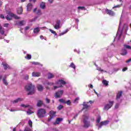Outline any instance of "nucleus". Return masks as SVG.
Segmentation results:
<instances>
[{
    "label": "nucleus",
    "instance_id": "nucleus-1",
    "mask_svg": "<svg viewBox=\"0 0 131 131\" xmlns=\"http://www.w3.org/2000/svg\"><path fill=\"white\" fill-rule=\"evenodd\" d=\"M25 90L28 92V95H33L35 93V86L30 83L25 86Z\"/></svg>",
    "mask_w": 131,
    "mask_h": 131
},
{
    "label": "nucleus",
    "instance_id": "nucleus-2",
    "mask_svg": "<svg viewBox=\"0 0 131 131\" xmlns=\"http://www.w3.org/2000/svg\"><path fill=\"white\" fill-rule=\"evenodd\" d=\"M82 118L83 122L84 123V127L88 128L91 125L90 121H89V115L84 114L82 116Z\"/></svg>",
    "mask_w": 131,
    "mask_h": 131
},
{
    "label": "nucleus",
    "instance_id": "nucleus-3",
    "mask_svg": "<svg viewBox=\"0 0 131 131\" xmlns=\"http://www.w3.org/2000/svg\"><path fill=\"white\" fill-rule=\"evenodd\" d=\"M39 118H43L47 115V111L45 108H39L37 112Z\"/></svg>",
    "mask_w": 131,
    "mask_h": 131
},
{
    "label": "nucleus",
    "instance_id": "nucleus-4",
    "mask_svg": "<svg viewBox=\"0 0 131 131\" xmlns=\"http://www.w3.org/2000/svg\"><path fill=\"white\" fill-rule=\"evenodd\" d=\"M13 17L14 19H20V17L18 16L11 12L8 13V15L6 16V19L8 20V21H10L12 20V18H13Z\"/></svg>",
    "mask_w": 131,
    "mask_h": 131
},
{
    "label": "nucleus",
    "instance_id": "nucleus-5",
    "mask_svg": "<svg viewBox=\"0 0 131 131\" xmlns=\"http://www.w3.org/2000/svg\"><path fill=\"white\" fill-rule=\"evenodd\" d=\"M67 82L63 79H59L55 82V84L59 85V88H63Z\"/></svg>",
    "mask_w": 131,
    "mask_h": 131
},
{
    "label": "nucleus",
    "instance_id": "nucleus-6",
    "mask_svg": "<svg viewBox=\"0 0 131 131\" xmlns=\"http://www.w3.org/2000/svg\"><path fill=\"white\" fill-rule=\"evenodd\" d=\"M120 24H121V23L120 21L119 29L118 30V32L117 33L116 36L114 40H115V39H117L118 40L119 39H120V37H121V36L122 35V31H120Z\"/></svg>",
    "mask_w": 131,
    "mask_h": 131
},
{
    "label": "nucleus",
    "instance_id": "nucleus-7",
    "mask_svg": "<svg viewBox=\"0 0 131 131\" xmlns=\"http://www.w3.org/2000/svg\"><path fill=\"white\" fill-rule=\"evenodd\" d=\"M95 66H96L97 68V70H98V71H103V72H105L106 73H108L109 74H113V72H114V71H118V70H119V69H114L113 71H110L108 72H107V71H104L103 70L101 69V68H99L98 67V66H97V64H95Z\"/></svg>",
    "mask_w": 131,
    "mask_h": 131
},
{
    "label": "nucleus",
    "instance_id": "nucleus-8",
    "mask_svg": "<svg viewBox=\"0 0 131 131\" xmlns=\"http://www.w3.org/2000/svg\"><path fill=\"white\" fill-rule=\"evenodd\" d=\"M109 120H106L101 122L100 123L96 124V126H98V129L102 128L103 125H107L109 124Z\"/></svg>",
    "mask_w": 131,
    "mask_h": 131
},
{
    "label": "nucleus",
    "instance_id": "nucleus-9",
    "mask_svg": "<svg viewBox=\"0 0 131 131\" xmlns=\"http://www.w3.org/2000/svg\"><path fill=\"white\" fill-rule=\"evenodd\" d=\"M109 103L105 104L104 107V110H106V111H108L112 106H113V104H114V101H109Z\"/></svg>",
    "mask_w": 131,
    "mask_h": 131
},
{
    "label": "nucleus",
    "instance_id": "nucleus-10",
    "mask_svg": "<svg viewBox=\"0 0 131 131\" xmlns=\"http://www.w3.org/2000/svg\"><path fill=\"white\" fill-rule=\"evenodd\" d=\"M63 94H64V91L63 90H59L55 94V97L57 99L59 98H61L62 96H63Z\"/></svg>",
    "mask_w": 131,
    "mask_h": 131
},
{
    "label": "nucleus",
    "instance_id": "nucleus-11",
    "mask_svg": "<svg viewBox=\"0 0 131 131\" xmlns=\"http://www.w3.org/2000/svg\"><path fill=\"white\" fill-rule=\"evenodd\" d=\"M53 26L55 29H57V30L60 29L61 28V21L60 20H57Z\"/></svg>",
    "mask_w": 131,
    "mask_h": 131
},
{
    "label": "nucleus",
    "instance_id": "nucleus-12",
    "mask_svg": "<svg viewBox=\"0 0 131 131\" xmlns=\"http://www.w3.org/2000/svg\"><path fill=\"white\" fill-rule=\"evenodd\" d=\"M105 12L106 13V14H107V15H109L110 16H114V15L115 14L114 13V12L108 9H105Z\"/></svg>",
    "mask_w": 131,
    "mask_h": 131
},
{
    "label": "nucleus",
    "instance_id": "nucleus-13",
    "mask_svg": "<svg viewBox=\"0 0 131 131\" xmlns=\"http://www.w3.org/2000/svg\"><path fill=\"white\" fill-rule=\"evenodd\" d=\"M26 24V21L25 20L19 21L16 23V25L18 26H23Z\"/></svg>",
    "mask_w": 131,
    "mask_h": 131
},
{
    "label": "nucleus",
    "instance_id": "nucleus-14",
    "mask_svg": "<svg viewBox=\"0 0 131 131\" xmlns=\"http://www.w3.org/2000/svg\"><path fill=\"white\" fill-rule=\"evenodd\" d=\"M50 118H49L48 120L49 121H51V120H52V118H54V117L55 116V115H56V112H53V111H51L50 112Z\"/></svg>",
    "mask_w": 131,
    "mask_h": 131
},
{
    "label": "nucleus",
    "instance_id": "nucleus-15",
    "mask_svg": "<svg viewBox=\"0 0 131 131\" xmlns=\"http://www.w3.org/2000/svg\"><path fill=\"white\" fill-rule=\"evenodd\" d=\"M0 34L3 35V36H7V34L5 33V29L2 27V26L0 25Z\"/></svg>",
    "mask_w": 131,
    "mask_h": 131
},
{
    "label": "nucleus",
    "instance_id": "nucleus-16",
    "mask_svg": "<svg viewBox=\"0 0 131 131\" xmlns=\"http://www.w3.org/2000/svg\"><path fill=\"white\" fill-rule=\"evenodd\" d=\"M32 76L33 77H39V76H40V72H33L32 73Z\"/></svg>",
    "mask_w": 131,
    "mask_h": 131
},
{
    "label": "nucleus",
    "instance_id": "nucleus-17",
    "mask_svg": "<svg viewBox=\"0 0 131 131\" xmlns=\"http://www.w3.org/2000/svg\"><path fill=\"white\" fill-rule=\"evenodd\" d=\"M2 65L5 69V70H7V69H10V66L7 64L5 62H2Z\"/></svg>",
    "mask_w": 131,
    "mask_h": 131
},
{
    "label": "nucleus",
    "instance_id": "nucleus-18",
    "mask_svg": "<svg viewBox=\"0 0 131 131\" xmlns=\"http://www.w3.org/2000/svg\"><path fill=\"white\" fill-rule=\"evenodd\" d=\"M62 120H63V118H57L56 119V120L55 122H54L53 123V124H54V125L59 124V123H60L61 122V121H62Z\"/></svg>",
    "mask_w": 131,
    "mask_h": 131
},
{
    "label": "nucleus",
    "instance_id": "nucleus-19",
    "mask_svg": "<svg viewBox=\"0 0 131 131\" xmlns=\"http://www.w3.org/2000/svg\"><path fill=\"white\" fill-rule=\"evenodd\" d=\"M83 107L82 109V111H83V110H87V109L89 108V107H90V105H88L86 102H84L83 103Z\"/></svg>",
    "mask_w": 131,
    "mask_h": 131
},
{
    "label": "nucleus",
    "instance_id": "nucleus-20",
    "mask_svg": "<svg viewBox=\"0 0 131 131\" xmlns=\"http://www.w3.org/2000/svg\"><path fill=\"white\" fill-rule=\"evenodd\" d=\"M22 101H23V99L19 98L13 101H12L11 102L13 103V104H16V103H18V102H21Z\"/></svg>",
    "mask_w": 131,
    "mask_h": 131
},
{
    "label": "nucleus",
    "instance_id": "nucleus-21",
    "mask_svg": "<svg viewBox=\"0 0 131 131\" xmlns=\"http://www.w3.org/2000/svg\"><path fill=\"white\" fill-rule=\"evenodd\" d=\"M40 31V29H39V28L38 27L33 29V33H34V34H37L38 32H39Z\"/></svg>",
    "mask_w": 131,
    "mask_h": 131
},
{
    "label": "nucleus",
    "instance_id": "nucleus-22",
    "mask_svg": "<svg viewBox=\"0 0 131 131\" xmlns=\"http://www.w3.org/2000/svg\"><path fill=\"white\" fill-rule=\"evenodd\" d=\"M127 54V51H126V49H125V48H123L122 49V51L121 53V55L122 56H125Z\"/></svg>",
    "mask_w": 131,
    "mask_h": 131
},
{
    "label": "nucleus",
    "instance_id": "nucleus-23",
    "mask_svg": "<svg viewBox=\"0 0 131 131\" xmlns=\"http://www.w3.org/2000/svg\"><path fill=\"white\" fill-rule=\"evenodd\" d=\"M32 9V4L31 3H29L28 4L27 6V10L28 11H31Z\"/></svg>",
    "mask_w": 131,
    "mask_h": 131
},
{
    "label": "nucleus",
    "instance_id": "nucleus-24",
    "mask_svg": "<svg viewBox=\"0 0 131 131\" xmlns=\"http://www.w3.org/2000/svg\"><path fill=\"white\" fill-rule=\"evenodd\" d=\"M123 30H128V26H127V24H124L122 30H120V31H123Z\"/></svg>",
    "mask_w": 131,
    "mask_h": 131
},
{
    "label": "nucleus",
    "instance_id": "nucleus-25",
    "mask_svg": "<svg viewBox=\"0 0 131 131\" xmlns=\"http://www.w3.org/2000/svg\"><path fill=\"white\" fill-rule=\"evenodd\" d=\"M6 78H7V75H5L3 78V83H4L5 85H8V82L7 81V80H6Z\"/></svg>",
    "mask_w": 131,
    "mask_h": 131
},
{
    "label": "nucleus",
    "instance_id": "nucleus-26",
    "mask_svg": "<svg viewBox=\"0 0 131 131\" xmlns=\"http://www.w3.org/2000/svg\"><path fill=\"white\" fill-rule=\"evenodd\" d=\"M55 77V75L52 73H49L48 74V79H51V78H54Z\"/></svg>",
    "mask_w": 131,
    "mask_h": 131
},
{
    "label": "nucleus",
    "instance_id": "nucleus-27",
    "mask_svg": "<svg viewBox=\"0 0 131 131\" xmlns=\"http://www.w3.org/2000/svg\"><path fill=\"white\" fill-rule=\"evenodd\" d=\"M122 95V91H120V92H118V93L117 94V100L119 99L120 98V97H121Z\"/></svg>",
    "mask_w": 131,
    "mask_h": 131
},
{
    "label": "nucleus",
    "instance_id": "nucleus-28",
    "mask_svg": "<svg viewBox=\"0 0 131 131\" xmlns=\"http://www.w3.org/2000/svg\"><path fill=\"white\" fill-rule=\"evenodd\" d=\"M31 109H32V107L30 106L29 107V109L28 111L27 112V113L28 115H30L31 114H32V111H31Z\"/></svg>",
    "mask_w": 131,
    "mask_h": 131
},
{
    "label": "nucleus",
    "instance_id": "nucleus-29",
    "mask_svg": "<svg viewBox=\"0 0 131 131\" xmlns=\"http://www.w3.org/2000/svg\"><path fill=\"white\" fill-rule=\"evenodd\" d=\"M37 88L38 91H39V92H41V91L43 90V86H42V85L40 84H38Z\"/></svg>",
    "mask_w": 131,
    "mask_h": 131
},
{
    "label": "nucleus",
    "instance_id": "nucleus-30",
    "mask_svg": "<svg viewBox=\"0 0 131 131\" xmlns=\"http://www.w3.org/2000/svg\"><path fill=\"white\" fill-rule=\"evenodd\" d=\"M23 12V10L22 9V8L20 7L17 9V14H19L20 15L22 14Z\"/></svg>",
    "mask_w": 131,
    "mask_h": 131
},
{
    "label": "nucleus",
    "instance_id": "nucleus-31",
    "mask_svg": "<svg viewBox=\"0 0 131 131\" xmlns=\"http://www.w3.org/2000/svg\"><path fill=\"white\" fill-rule=\"evenodd\" d=\"M102 83L103 84H104V85H105L106 86H107V85H108V83H109V82L107 81V80H103L102 81Z\"/></svg>",
    "mask_w": 131,
    "mask_h": 131
},
{
    "label": "nucleus",
    "instance_id": "nucleus-32",
    "mask_svg": "<svg viewBox=\"0 0 131 131\" xmlns=\"http://www.w3.org/2000/svg\"><path fill=\"white\" fill-rule=\"evenodd\" d=\"M46 7V4L43 2H42L40 4V7L41 8V9H45Z\"/></svg>",
    "mask_w": 131,
    "mask_h": 131
},
{
    "label": "nucleus",
    "instance_id": "nucleus-33",
    "mask_svg": "<svg viewBox=\"0 0 131 131\" xmlns=\"http://www.w3.org/2000/svg\"><path fill=\"white\" fill-rule=\"evenodd\" d=\"M100 121H101V117L100 116H98L96 119L97 124H98V123H100Z\"/></svg>",
    "mask_w": 131,
    "mask_h": 131
},
{
    "label": "nucleus",
    "instance_id": "nucleus-34",
    "mask_svg": "<svg viewBox=\"0 0 131 131\" xmlns=\"http://www.w3.org/2000/svg\"><path fill=\"white\" fill-rule=\"evenodd\" d=\"M42 105V101L41 100L38 101V102L37 103V106L38 107H40Z\"/></svg>",
    "mask_w": 131,
    "mask_h": 131
},
{
    "label": "nucleus",
    "instance_id": "nucleus-35",
    "mask_svg": "<svg viewBox=\"0 0 131 131\" xmlns=\"http://www.w3.org/2000/svg\"><path fill=\"white\" fill-rule=\"evenodd\" d=\"M70 67H71V68H73V69H74V70H75L76 67H75V64H74V63H73V62H72L71 63V64L70 65Z\"/></svg>",
    "mask_w": 131,
    "mask_h": 131
},
{
    "label": "nucleus",
    "instance_id": "nucleus-36",
    "mask_svg": "<svg viewBox=\"0 0 131 131\" xmlns=\"http://www.w3.org/2000/svg\"><path fill=\"white\" fill-rule=\"evenodd\" d=\"M20 106L23 108H29V107H30V105L27 104H21Z\"/></svg>",
    "mask_w": 131,
    "mask_h": 131
},
{
    "label": "nucleus",
    "instance_id": "nucleus-37",
    "mask_svg": "<svg viewBox=\"0 0 131 131\" xmlns=\"http://www.w3.org/2000/svg\"><path fill=\"white\" fill-rule=\"evenodd\" d=\"M49 31H50V32H51V33H52L53 34H54L55 35H57V33H56V32L51 29H49Z\"/></svg>",
    "mask_w": 131,
    "mask_h": 131
},
{
    "label": "nucleus",
    "instance_id": "nucleus-38",
    "mask_svg": "<svg viewBox=\"0 0 131 131\" xmlns=\"http://www.w3.org/2000/svg\"><path fill=\"white\" fill-rule=\"evenodd\" d=\"M25 59H27V60H30V59H31V55L28 54L27 56L25 57Z\"/></svg>",
    "mask_w": 131,
    "mask_h": 131
},
{
    "label": "nucleus",
    "instance_id": "nucleus-39",
    "mask_svg": "<svg viewBox=\"0 0 131 131\" xmlns=\"http://www.w3.org/2000/svg\"><path fill=\"white\" fill-rule=\"evenodd\" d=\"M59 101L60 102V103H63V104H66V101L63 99H59Z\"/></svg>",
    "mask_w": 131,
    "mask_h": 131
},
{
    "label": "nucleus",
    "instance_id": "nucleus-40",
    "mask_svg": "<svg viewBox=\"0 0 131 131\" xmlns=\"http://www.w3.org/2000/svg\"><path fill=\"white\" fill-rule=\"evenodd\" d=\"M63 105L60 104L57 107V109L58 110H62V109H63Z\"/></svg>",
    "mask_w": 131,
    "mask_h": 131
},
{
    "label": "nucleus",
    "instance_id": "nucleus-41",
    "mask_svg": "<svg viewBox=\"0 0 131 131\" xmlns=\"http://www.w3.org/2000/svg\"><path fill=\"white\" fill-rule=\"evenodd\" d=\"M24 131H31V129H30V128L27 126L25 128Z\"/></svg>",
    "mask_w": 131,
    "mask_h": 131
},
{
    "label": "nucleus",
    "instance_id": "nucleus-42",
    "mask_svg": "<svg viewBox=\"0 0 131 131\" xmlns=\"http://www.w3.org/2000/svg\"><path fill=\"white\" fill-rule=\"evenodd\" d=\"M28 123L29 126H30V127H32V121H31V120H29Z\"/></svg>",
    "mask_w": 131,
    "mask_h": 131
},
{
    "label": "nucleus",
    "instance_id": "nucleus-43",
    "mask_svg": "<svg viewBox=\"0 0 131 131\" xmlns=\"http://www.w3.org/2000/svg\"><path fill=\"white\" fill-rule=\"evenodd\" d=\"M66 104H67L68 105H71V101L69 100L66 101Z\"/></svg>",
    "mask_w": 131,
    "mask_h": 131
},
{
    "label": "nucleus",
    "instance_id": "nucleus-44",
    "mask_svg": "<svg viewBox=\"0 0 131 131\" xmlns=\"http://www.w3.org/2000/svg\"><path fill=\"white\" fill-rule=\"evenodd\" d=\"M32 64L33 65H40L39 62H35V61L32 62Z\"/></svg>",
    "mask_w": 131,
    "mask_h": 131
},
{
    "label": "nucleus",
    "instance_id": "nucleus-45",
    "mask_svg": "<svg viewBox=\"0 0 131 131\" xmlns=\"http://www.w3.org/2000/svg\"><path fill=\"white\" fill-rule=\"evenodd\" d=\"M37 15H41V12H40V10L38 9L36 12Z\"/></svg>",
    "mask_w": 131,
    "mask_h": 131
},
{
    "label": "nucleus",
    "instance_id": "nucleus-46",
    "mask_svg": "<svg viewBox=\"0 0 131 131\" xmlns=\"http://www.w3.org/2000/svg\"><path fill=\"white\" fill-rule=\"evenodd\" d=\"M78 100H79V98H78V97L76 98L74 100L73 103H77V101H78Z\"/></svg>",
    "mask_w": 131,
    "mask_h": 131
},
{
    "label": "nucleus",
    "instance_id": "nucleus-47",
    "mask_svg": "<svg viewBox=\"0 0 131 131\" xmlns=\"http://www.w3.org/2000/svg\"><path fill=\"white\" fill-rule=\"evenodd\" d=\"M78 10L79 9H81V10H84V7L82 6H79V7H78Z\"/></svg>",
    "mask_w": 131,
    "mask_h": 131
},
{
    "label": "nucleus",
    "instance_id": "nucleus-48",
    "mask_svg": "<svg viewBox=\"0 0 131 131\" xmlns=\"http://www.w3.org/2000/svg\"><path fill=\"white\" fill-rule=\"evenodd\" d=\"M121 5H122V4L119 5H117V6L114 7L113 8V9H115V8H120V7H121Z\"/></svg>",
    "mask_w": 131,
    "mask_h": 131
},
{
    "label": "nucleus",
    "instance_id": "nucleus-49",
    "mask_svg": "<svg viewBox=\"0 0 131 131\" xmlns=\"http://www.w3.org/2000/svg\"><path fill=\"white\" fill-rule=\"evenodd\" d=\"M119 107V104L118 103L116 104L115 106V109H118V108Z\"/></svg>",
    "mask_w": 131,
    "mask_h": 131
},
{
    "label": "nucleus",
    "instance_id": "nucleus-50",
    "mask_svg": "<svg viewBox=\"0 0 131 131\" xmlns=\"http://www.w3.org/2000/svg\"><path fill=\"white\" fill-rule=\"evenodd\" d=\"M9 110L11 112H15V111H17V110H16L15 108H12V109H11V110Z\"/></svg>",
    "mask_w": 131,
    "mask_h": 131
},
{
    "label": "nucleus",
    "instance_id": "nucleus-51",
    "mask_svg": "<svg viewBox=\"0 0 131 131\" xmlns=\"http://www.w3.org/2000/svg\"><path fill=\"white\" fill-rule=\"evenodd\" d=\"M45 100H46V103H47L48 104L50 103V99H49V98H46Z\"/></svg>",
    "mask_w": 131,
    "mask_h": 131
},
{
    "label": "nucleus",
    "instance_id": "nucleus-52",
    "mask_svg": "<svg viewBox=\"0 0 131 131\" xmlns=\"http://www.w3.org/2000/svg\"><path fill=\"white\" fill-rule=\"evenodd\" d=\"M28 78H29V76L28 75H26L25 76V79H28Z\"/></svg>",
    "mask_w": 131,
    "mask_h": 131
},
{
    "label": "nucleus",
    "instance_id": "nucleus-53",
    "mask_svg": "<svg viewBox=\"0 0 131 131\" xmlns=\"http://www.w3.org/2000/svg\"><path fill=\"white\" fill-rule=\"evenodd\" d=\"M47 84H48V85H54V83L48 82Z\"/></svg>",
    "mask_w": 131,
    "mask_h": 131
},
{
    "label": "nucleus",
    "instance_id": "nucleus-54",
    "mask_svg": "<svg viewBox=\"0 0 131 131\" xmlns=\"http://www.w3.org/2000/svg\"><path fill=\"white\" fill-rule=\"evenodd\" d=\"M0 18H1V19H5V16L4 14H1Z\"/></svg>",
    "mask_w": 131,
    "mask_h": 131
},
{
    "label": "nucleus",
    "instance_id": "nucleus-55",
    "mask_svg": "<svg viewBox=\"0 0 131 131\" xmlns=\"http://www.w3.org/2000/svg\"><path fill=\"white\" fill-rule=\"evenodd\" d=\"M59 88H60V87H59V85L58 86H54L53 89L57 90V89H59Z\"/></svg>",
    "mask_w": 131,
    "mask_h": 131
},
{
    "label": "nucleus",
    "instance_id": "nucleus-56",
    "mask_svg": "<svg viewBox=\"0 0 131 131\" xmlns=\"http://www.w3.org/2000/svg\"><path fill=\"white\" fill-rule=\"evenodd\" d=\"M64 34H66L64 32H62V33H60L59 35V36H61V35H64Z\"/></svg>",
    "mask_w": 131,
    "mask_h": 131
},
{
    "label": "nucleus",
    "instance_id": "nucleus-57",
    "mask_svg": "<svg viewBox=\"0 0 131 131\" xmlns=\"http://www.w3.org/2000/svg\"><path fill=\"white\" fill-rule=\"evenodd\" d=\"M70 29V28L67 29V30H66L64 31V33H65V34L67 33L69 31Z\"/></svg>",
    "mask_w": 131,
    "mask_h": 131
},
{
    "label": "nucleus",
    "instance_id": "nucleus-58",
    "mask_svg": "<svg viewBox=\"0 0 131 131\" xmlns=\"http://www.w3.org/2000/svg\"><path fill=\"white\" fill-rule=\"evenodd\" d=\"M126 70H127V68H124L122 69V71H123V72L126 71Z\"/></svg>",
    "mask_w": 131,
    "mask_h": 131
},
{
    "label": "nucleus",
    "instance_id": "nucleus-59",
    "mask_svg": "<svg viewBox=\"0 0 131 131\" xmlns=\"http://www.w3.org/2000/svg\"><path fill=\"white\" fill-rule=\"evenodd\" d=\"M87 104H89V103H90V104H93V101H92V100H90V101H89V102H86Z\"/></svg>",
    "mask_w": 131,
    "mask_h": 131
},
{
    "label": "nucleus",
    "instance_id": "nucleus-60",
    "mask_svg": "<svg viewBox=\"0 0 131 131\" xmlns=\"http://www.w3.org/2000/svg\"><path fill=\"white\" fill-rule=\"evenodd\" d=\"M4 26V27H8V26H9V24H5Z\"/></svg>",
    "mask_w": 131,
    "mask_h": 131
},
{
    "label": "nucleus",
    "instance_id": "nucleus-61",
    "mask_svg": "<svg viewBox=\"0 0 131 131\" xmlns=\"http://www.w3.org/2000/svg\"><path fill=\"white\" fill-rule=\"evenodd\" d=\"M129 62H131V58L126 61V63H129Z\"/></svg>",
    "mask_w": 131,
    "mask_h": 131
},
{
    "label": "nucleus",
    "instance_id": "nucleus-62",
    "mask_svg": "<svg viewBox=\"0 0 131 131\" xmlns=\"http://www.w3.org/2000/svg\"><path fill=\"white\" fill-rule=\"evenodd\" d=\"M89 87H90L91 89H93V88H94V86H93V84H90Z\"/></svg>",
    "mask_w": 131,
    "mask_h": 131
},
{
    "label": "nucleus",
    "instance_id": "nucleus-63",
    "mask_svg": "<svg viewBox=\"0 0 131 131\" xmlns=\"http://www.w3.org/2000/svg\"><path fill=\"white\" fill-rule=\"evenodd\" d=\"M28 29H29V27H26L25 30L27 31L28 30Z\"/></svg>",
    "mask_w": 131,
    "mask_h": 131
},
{
    "label": "nucleus",
    "instance_id": "nucleus-64",
    "mask_svg": "<svg viewBox=\"0 0 131 131\" xmlns=\"http://www.w3.org/2000/svg\"><path fill=\"white\" fill-rule=\"evenodd\" d=\"M40 38L41 39H43V36L40 35Z\"/></svg>",
    "mask_w": 131,
    "mask_h": 131
}]
</instances>
